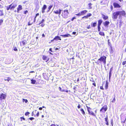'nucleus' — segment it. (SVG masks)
<instances>
[{
    "label": "nucleus",
    "mask_w": 126,
    "mask_h": 126,
    "mask_svg": "<svg viewBox=\"0 0 126 126\" xmlns=\"http://www.w3.org/2000/svg\"><path fill=\"white\" fill-rule=\"evenodd\" d=\"M106 57L105 56H101L98 59L97 61L95 62V63H96L97 64H98L99 63L101 64V63H102L105 64L106 63Z\"/></svg>",
    "instance_id": "nucleus-1"
},
{
    "label": "nucleus",
    "mask_w": 126,
    "mask_h": 126,
    "mask_svg": "<svg viewBox=\"0 0 126 126\" xmlns=\"http://www.w3.org/2000/svg\"><path fill=\"white\" fill-rule=\"evenodd\" d=\"M17 6V5L16 4H13V3H12L8 6L6 7V9L7 10H8L9 9L13 10Z\"/></svg>",
    "instance_id": "nucleus-2"
},
{
    "label": "nucleus",
    "mask_w": 126,
    "mask_h": 126,
    "mask_svg": "<svg viewBox=\"0 0 126 126\" xmlns=\"http://www.w3.org/2000/svg\"><path fill=\"white\" fill-rule=\"evenodd\" d=\"M104 84H105V89L106 90H107L108 89V88L109 83L108 81H104L103 82L102 85L100 87V89L102 90H103L104 89L103 88V85Z\"/></svg>",
    "instance_id": "nucleus-3"
},
{
    "label": "nucleus",
    "mask_w": 126,
    "mask_h": 126,
    "mask_svg": "<svg viewBox=\"0 0 126 126\" xmlns=\"http://www.w3.org/2000/svg\"><path fill=\"white\" fill-rule=\"evenodd\" d=\"M119 17H121L122 16L126 17V13L124 10H122L120 11H118Z\"/></svg>",
    "instance_id": "nucleus-4"
},
{
    "label": "nucleus",
    "mask_w": 126,
    "mask_h": 126,
    "mask_svg": "<svg viewBox=\"0 0 126 126\" xmlns=\"http://www.w3.org/2000/svg\"><path fill=\"white\" fill-rule=\"evenodd\" d=\"M28 26H30L32 25L35 21V20L34 21V19L33 20V18L32 17H29L28 19Z\"/></svg>",
    "instance_id": "nucleus-5"
},
{
    "label": "nucleus",
    "mask_w": 126,
    "mask_h": 126,
    "mask_svg": "<svg viewBox=\"0 0 126 126\" xmlns=\"http://www.w3.org/2000/svg\"><path fill=\"white\" fill-rule=\"evenodd\" d=\"M119 16L118 11L114 12L112 13V18L114 20L117 19L118 16Z\"/></svg>",
    "instance_id": "nucleus-6"
},
{
    "label": "nucleus",
    "mask_w": 126,
    "mask_h": 126,
    "mask_svg": "<svg viewBox=\"0 0 126 126\" xmlns=\"http://www.w3.org/2000/svg\"><path fill=\"white\" fill-rule=\"evenodd\" d=\"M6 97V94L1 93L0 94V101L1 102L2 100H5Z\"/></svg>",
    "instance_id": "nucleus-7"
},
{
    "label": "nucleus",
    "mask_w": 126,
    "mask_h": 126,
    "mask_svg": "<svg viewBox=\"0 0 126 126\" xmlns=\"http://www.w3.org/2000/svg\"><path fill=\"white\" fill-rule=\"evenodd\" d=\"M107 109V107L106 105H105L102 107L100 110V112H105Z\"/></svg>",
    "instance_id": "nucleus-8"
},
{
    "label": "nucleus",
    "mask_w": 126,
    "mask_h": 126,
    "mask_svg": "<svg viewBox=\"0 0 126 126\" xmlns=\"http://www.w3.org/2000/svg\"><path fill=\"white\" fill-rule=\"evenodd\" d=\"M42 60L46 62H47L49 60V58L48 57L45 55L42 56Z\"/></svg>",
    "instance_id": "nucleus-9"
},
{
    "label": "nucleus",
    "mask_w": 126,
    "mask_h": 126,
    "mask_svg": "<svg viewBox=\"0 0 126 126\" xmlns=\"http://www.w3.org/2000/svg\"><path fill=\"white\" fill-rule=\"evenodd\" d=\"M23 8L22 6L21 5H18V7L17 8V10H15L14 12H17V13H19L20 11Z\"/></svg>",
    "instance_id": "nucleus-10"
},
{
    "label": "nucleus",
    "mask_w": 126,
    "mask_h": 126,
    "mask_svg": "<svg viewBox=\"0 0 126 126\" xmlns=\"http://www.w3.org/2000/svg\"><path fill=\"white\" fill-rule=\"evenodd\" d=\"M45 21V20L44 19H42L38 24L39 25L41 24L39 26V27H43L45 25V24L44 23V22Z\"/></svg>",
    "instance_id": "nucleus-11"
},
{
    "label": "nucleus",
    "mask_w": 126,
    "mask_h": 126,
    "mask_svg": "<svg viewBox=\"0 0 126 126\" xmlns=\"http://www.w3.org/2000/svg\"><path fill=\"white\" fill-rule=\"evenodd\" d=\"M64 12V18H66L68 16V10H64L63 11Z\"/></svg>",
    "instance_id": "nucleus-12"
},
{
    "label": "nucleus",
    "mask_w": 126,
    "mask_h": 126,
    "mask_svg": "<svg viewBox=\"0 0 126 126\" xmlns=\"http://www.w3.org/2000/svg\"><path fill=\"white\" fill-rule=\"evenodd\" d=\"M102 18L104 20H107L108 18V16H106L102 13L101 14Z\"/></svg>",
    "instance_id": "nucleus-13"
},
{
    "label": "nucleus",
    "mask_w": 126,
    "mask_h": 126,
    "mask_svg": "<svg viewBox=\"0 0 126 126\" xmlns=\"http://www.w3.org/2000/svg\"><path fill=\"white\" fill-rule=\"evenodd\" d=\"M110 23L109 21H106L103 23V24L105 27H108Z\"/></svg>",
    "instance_id": "nucleus-14"
},
{
    "label": "nucleus",
    "mask_w": 126,
    "mask_h": 126,
    "mask_svg": "<svg viewBox=\"0 0 126 126\" xmlns=\"http://www.w3.org/2000/svg\"><path fill=\"white\" fill-rule=\"evenodd\" d=\"M61 10L60 9L57 10L55 11H54L53 12L55 14L60 15L61 14Z\"/></svg>",
    "instance_id": "nucleus-15"
},
{
    "label": "nucleus",
    "mask_w": 126,
    "mask_h": 126,
    "mask_svg": "<svg viewBox=\"0 0 126 126\" xmlns=\"http://www.w3.org/2000/svg\"><path fill=\"white\" fill-rule=\"evenodd\" d=\"M47 7L46 5H43V6L41 8L42 13H44L45 12V10L46 9Z\"/></svg>",
    "instance_id": "nucleus-16"
},
{
    "label": "nucleus",
    "mask_w": 126,
    "mask_h": 126,
    "mask_svg": "<svg viewBox=\"0 0 126 126\" xmlns=\"http://www.w3.org/2000/svg\"><path fill=\"white\" fill-rule=\"evenodd\" d=\"M113 4L114 8H120L121 7V6L117 3L114 2Z\"/></svg>",
    "instance_id": "nucleus-17"
},
{
    "label": "nucleus",
    "mask_w": 126,
    "mask_h": 126,
    "mask_svg": "<svg viewBox=\"0 0 126 126\" xmlns=\"http://www.w3.org/2000/svg\"><path fill=\"white\" fill-rule=\"evenodd\" d=\"M105 121L106 122V124L107 126L109 125V123L108 121V117L107 115L106 117L104 118Z\"/></svg>",
    "instance_id": "nucleus-18"
},
{
    "label": "nucleus",
    "mask_w": 126,
    "mask_h": 126,
    "mask_svg": "<svg viewBox=\"0 0 126 126\" xmlns=\"http://www.w3.org/2000/svg\"><path fill=\"white\" fill-rule=\"evenodd\" d=\"M113 67H112L110 69L109 74V79L110 80V79L111 76V72L113 70Z\"/></svg>",
    "instance_id": "nucleus-19"
},
{
    "label": "nucleus",
    "mask_w": 126,
    "mask_h": 126,
    "mask_svg": "<svg viewBox=\"0 0 126 126\" xmlns=\"http://www.w3.org/2000/svg\"><path fill=\"white\" fill-rule=\"evenodd\" d=\"M54 40H55L56 41L59 40H61V39L60 37L57 36H55V37L54 38Z\"/></svg>",
    "instance_id": "nucleus-20"
},
{
    "label": "nucleus",
    "mask_w": 126,
    "mask_h": 126,
    "mask_svg": "<svg viewBox=\"0 0 126 126\" xmlns=\"http://www.w3.org/2000/svg\"><path fill=\"white\" fill-rule=\"evenodd\" d=\"M97 25V22H92L91 23V26L92 27H95Z\"/></svg>",
    "instance_id": "nucleus-21"
},
{
    "label": "nucleus",
    "mask_w": 126,
    "mask_h": 126,
    "mask_svg": "<svg viewBox=\"0 0 126 126\" xmlns=\"http://www.w3.org/2000/svg\"><path fill=\"white\" fill-rule=\"evenodd\" d=\"M3 0H0V3L2 5L4 3V2L3 1ZM3 7L0 4V8H2Z\"/></svg>",
    "instance_id": "nucleus-22"
},
{
    "label": "nucleus",
    "mask_w": 126,
    "mask_h": 126,
    "mask_svg": "<svg viewBox=\"0 0 126 126\" xmlns=\"http://www.w3.org/2000/svg\"><path fill=\"white\" fill-rule=\"evenodd\" d=\"M88 113L89 114L91 115L94 116L96 117V115L95 114L93 111H91V110H90V111L89 112H88Z\"/></svg>",
    "instance_id": "nucleus-23"
},
{
    "label": "nucleus",
    "mask_w": 126,
    "mask_h": 126,
    "mask_svg": "<svg viewBox=\"0 0 126 126\" xmlns=\"http://www.w3.org/2000/svg\"><path fill=\"white\" fill-rule=\"evenodd\" d=\"M87 12V11L86 10H84L81 11L80 13L81 16H82L84 15Z\"/></svg>",
    "instance_id": "nucleus-24"
},
{
    "label": "nucleus",
    "mask_w": 126,
    "mask_h": 126,
    "mask_svg": "<svg viewBox=\"0 0 126 126\" xmlns=\"http://www.w3.org/2000/svg\"><path fill=\"white\" fill-rule=\"evenodd\" d=\"M102 22V20L101 19H100L98 20V23L97 25L101 26Z\"/></svg>",
    "instance_id": "nucleus-25"
},
{
    "label": "nucleus",
    "mask_w": 126,
    "mask_h": 126,
    "mask_svg": "<svg viewBox=\"0 0 126 126\" xmlns=\"http://www.w3.org/2000/svg\"><path fill=\"white\" fill-rule=\"evenodd\" d=\"M53 7V5H50L48 7V10L47 12V13L48 12H49L51 9V8L52 7Z\"/></svg>",
    "instance_id": "nucleus-26"
},
{
    "label": "nucleus",
    "mask_w": 126,
    "mask_h": 126,
    "mask_svg": "<svg viewBox=\"0 0 126 126\" xmlns=\"http://www.w3.org/2000/svg\"><path fill=\"white\" fill-rule=\"evenodd\" d=\"M36 82V80L33 79L31 80V83L32 84H35Z\"/></svg>",
    "instance_id": "nucleus-27"
},
{
    "label": "nucleus",
    "mask_w": 126,
    "mask_h": 126,
    "mask_svg": "<svg viewBox=\"0 0 126 126\" xmlns=\"http://www.w3.org/2000/svg\"><path fill=\"white\" fill-rule=\"evenodd\" d=\"M4 14L3 10H0V16H4Z\"/></svg>",
    "instance_id": "nucleus-28"
},
{
    "label": "nucleus",
    "mask_w": 126,
    "mask_h": 126,
    "mask_svg": "<svg viewBox=\"0 0 126 126\" xmlns=\"http://www.w3.org/2000/svg\"><path fill=\"white\" fill-rule=\"evenodd\" d=\"M26 41L25 40L22 41V42H20V45H21L23 46L26 44Z\"/></svg>",
    "instance_id": "nucleus-29"
},
{
    "label": "nucleus",
    "mask_w": 126,
    "mask_h": 126,
    "mask_svg": "<svg viewBox=\"0 0 126 126\" xmlns=\"http://www.w3.org/2000/svg\"><path fill=\"white\" fill-rule=\"evenodd\" d=\"M80 111H81V113L83 114L84 115L85 114V112L82 108H81L80 109Z\"/></svg>",
    "instance_id": "nucleus-30"
},
{
    "label": "nucleus",
    "mask_w": 126,
    "mask_h": 126,
    "mask_svg": "<svg viewBox=\"0 0 126 126\" xmlns=\"http://www.w3.org/2000/svg\"><path fill=\"white\" fill-rule=\"evenodd\" d=\"M43 77L44 78L46 79H48V78L47 77V76L46 74H43Z\"/></svg>",
    "instance_id": "nucleus-31"
},
{
    "label": "nucleus",
    "mask_w": 126,
    "mask_h": 126,
    "mask_svg": "<svg viewBox=\"0 0 126 126\" xmlns=\"http://www.w3.org/2000/svg\"><path fill=\"white\" fill-rule=\"evenodd\" d=\"M99 34L101 36H104L105 34L104 32H99Z\"/></svg>",
    "instance_id": "nucleus-32"
},
{
    "label": "nucleus",
    "mask_w": 126,
    "mask_h": 126,
    "mask_svg": "<svg viewBox=\"0 0 126 126\" xmlns=\"http://www.w3.org/2000/svg\"><path fill=\"white\" fill-rule=\"evenodd\" d=\"M92 4H91V3H90L88 4V6L89 7V9H92Z\"/></svg>",
    "instance_id": "nucleus-33"
},
{
    "label": "nucleus",
    "mask_w": 126,
    "mask_h": 126,
    "mask_svg": "<svg viewBox=\"0 0 126 126\" xmlns=\"http://www.w3.org/2000/svg\"><path fill=\"white\" fill-rule=\"evenodd\" d=\"M119 23V27H121L123 24V22L121 20H120Z\"/></svg>",
    "instance_id": "nucleus-34"
},
{
    "label": "nucleus",
    "mask_w": 126,
    "mask_h": 126,
    "mask_svg": "<svg viewBox=\"0 0 126 126\" xmlns=\"http://www.w3.org/2000/svg\"><path fill=\"white\" fill-rule=\"evenodd\" d=\"M71 36V35L70 34H68L63 35V37H67Z\"/></svg>",
    "instance_id": "nucleus-35"
},
{
    "label": "nucleus",
    "mask_w": 126,
    "mask_h": 126,
    "mask_svg": "<svg viewBox=\"0 0 126 126\" xmlns=\"http://www.w3.org/2000/svg\"><path fill=\"white\" fill-rule=\"evenodd\" d=\"M86 107L87 108V111L88 112H89V111H90V110H91V109L89 107H88L86 105Z\"/></svg>",
    "instance_id": "nucleus-36"
},
{
    "label": "nucleus",
    "mask_w": 126,
    "mask_h": 126,
    "mask_svg": "<svg viewBox=\"0 0 126 126\" xmlns=\"http://www.w3.org/2000/svg\"><path fill=\"white\" fill-rule=\"evenodd\" d=\"M97 28L98 31L100 32L101 29L100 26L97 25Z\"/></svg>",
    "instance_id": "nucleus-37"
},
{
    "label": "nucleus",
    "mask_w": 126,
    "mask_h": 126,
    "mask_svg": "<svg viewBox=\"0 0 126 126\" xmlns=\"http://www.w3.org/2000/svg\"><path fill=\"white\" fill-rule=\"evenodd\" d=\"M39 15V13H37L36 14L34 18V21H35V20H36V17H37V16H38Z\"/></svg>",
    "instance_id": "nucleus-38"
},
{
    "label": "nucleus",
    "mask_w": 126,
    "mask_h": 126,
    "mask_svg": "<svg viewBox=\"0 0 126 126\" xmlns=\"http://www.w3.org/2000/svg\"><path fill=\"white\" fill-rule=\"evenodd\" d=\"M23 102H24L26 103H27L28 102V101L27 99H23Z\"/></svg>",
    "instance_id": "nucleus-39"
},
{
    "label": "nucleus",
    "mask_w": 126,
    "mask_h": 126,
    "mask_svg": "<svg viewBox=\"0 0 126 126\" xmlns=\"http://www.w3.org/2000/svg\"><path fill=\"white\" fill-rule=\"evenodd\" d=\"M20 119H21V121H22V119L23 120H25V119L23 116L20 117Z\"/></svg>",
    "instance_id": "nucleus-40"
},
{
    "label": "nucleus",
    "mask_w": 126,
    "mask_h": 126,
    "mask_svg": "<svg viewBox=\"0 0 126 126\" xmlns=\"http://www.w3.org/2000/svg\"><path fill=\"white\" fill-rule=\"evenodd\" d=\"M125 64H126L125 66L126 67V61H123L122 63V64L124 65H125Z\"/></svg>",
    "instance_id": "nucleus-41"
},
{
    "label": "nucleus",
    "mask_w": 126,
    "mask_h": 126,
    "mask_svg": "<svg viewBox=\"0 0 126 126\" xmlns=\"http://www.w3.org/2000/svg\"><path fill=\"white\" fill-rule=\"evenodd\" d=\"M30 114V113L29 112H25V115L26 116H27L28 115H29Z\"/></svg>",
    "instance_id": "nucleus-42"
},
{
    "label": "nucleus",
    "mask_w": 126,
    "mask_h": 126,
    "mask_svg": "<svg viewBox=\"0 0 126 126\" xmlns=\"http://www.w3.org/2000/svg\"><path fill=\"white\" fill-rule=\"evenodd\" d=\"M115 97H114L113 100H112V101H111V102H112V103H114L115 102Z\"/></svg>",
    "instance_id": "nucleus-43"
},
{
    "label": "nucleus",
    "mask_w": 126,
    "mask_h": 126,
    "mask_svg": "<svg viewBox=\"0 0 126 126\" xmlns=\"http://www.w3.org/2000/svg\"><path fill=\"white\" fill-rule=\"evenodd\" d=\"M75 15L78 16H81V14L80 12H79L77 14H76Z\"/></svg>",
    "instance_id": "nucleus-44"
},
{
    "label": "nucleus",
    "mask_w": 126,
    "mask_h": 126,
    "mask_svg": "<svg viewBox=\"0 0 126 126\" xmlns=\"http://www.w3.org/2000/svg\"><path fill=\"white\" fill-rule=\"evenodd\" d=\"M10 78L9 77H8L6 79H5L4 80H7L8 81H9L10 80Z\"/></svg>",
    "instance_id": "nucleus-45"
},
{
    "label": "nucleus",
    "mask_w": 126,
    "mask_h": 126,
    "mask_svg": "<svg viewBox=\"0 0 126 126\" xmlns=\"http://www.w3.org/2000/svg\"><path fill=\"white\" fill-rule=\"evenodd\" d=\"M3 21V19H0V25L1 24Z\"/></svg>",
    "instance_id": "nucleus-46"
},
{
    "label": "nucleus",
    "mask_w": 126,
    "mask_h": 126,
    "mask_svg": "<svg viewBox=\"0 0 126 126\" xmlns=\"http://www.w3.org/2000/svg\"><path fill=\"white\" fill-rule=\"evenodd\" d=\"M108 42L109 45L110 46H111V44L110 42V40L109 39L108 40Z\"/></svg>",
    "instance_id": "nucleus-47"
},
{
    "label": "nucleus",
    "mask_w": 126,
    "mask_h": 126,
    "mask_svg": "<svg viewBox=\"0 0 126 126\" xmlns=\"http://www.w3.org/2000/svg\"><path fill=\"white\" fill-rule=\"evenodd\" d=\"M30 119V120L32 121L34 119V118L33 117H31L29 118L28 119Z\"/></svg>",
    "instance_id": "nucleus-48"
},
{
    "label": "nucleus",
    "mask_w": 126,
    "mask_h": 126,
    "mask_svg": "<svg viewBox=\"0 0 126 126\" xmlns=\"http://www.w3.org/2000/svg\"><path fill=\"white\" fill-rule=\"evenodd\" d=\"M92 15V14H91V13H88L87 15L88 17H89V16H91Z\"/></svg>",
    "instance_id": "nucleus-49"
},
{
    "label": "nucleus",
    "mask_w": 126,
    "mask_h": 126,
    "mask_svg": "<svg viewBox=\"0 0 126 126\" xmlns=\"http://www.w3.org/2000/svg\"><path fill=\"white\" fill-rule=\"evenodd\" d=\"M15 51H17V48L16 47H14V48L13 49Z\"/></svg>",
    "instance_id": "nucleus-50"
},
{
    "label": "nucleus",
    "mask_w": 126,
    "mask_h": 126,
    "mask_svg": "<svg viewBox=\"0 0 126 126\" xmlns=\"http://www.w3.org/2000/svg\"><path fill=\"white\" fill-rule=\"evenodd\" d=\"M91 28V26H90V25H89L87 27V29H90V28Z\"/></svg>",
    "instance_id": "nucleus-51"
},
{
    "label": "nucleus",
    "mask_w": 126,
    "mask_h": 126,
    "mask_svg": "<svg viewBox=\"0 0 126 126\" xmlns=\"http://www.w3.org/2000/svg\"><path fill=\"white\" fill-rule=\"evenodd\" d=\"M28 13V11L27 10L25 11L24 12V13L25 14H26Z\"/></svg>",
    "instance_id": "nucleus-52"
},
{
    "label": "nucleus",
    "mask_w": 126,
    "mask_h": 126,
    "mask_svg": "<svg viewBox=\"0 0 126 126\" xmlns=\"http://www.w3.org/2000/svg\"><path fill=\"white\" fill-rule=\"evenodd\" d=\"M39 114V112L38 111L37 112V113L36 114V115L37 117H38Z\"/></svg>",
    "instance_id": "nucleus-53"
},
{
    "label": "nucleus",
    "mask_w": 126,
    "mask_h": 126,
    "mask_svg": "<svg viewBox=\"0 0 126 126\" xmlns=\"http://www.w3.org/2000/svg\"><path fill=\"white\" fill-rule=\"evenodd\" d=\"M81 106L79 104L77 107L78 109H79L80 108Z\"/></svg>",
    "instance_id": "nucleus-54"
},
{
    "label": "nucleus",
    "mask_w": 126,
    "mask_h": 126,
    "mask_svg": "<svg viewBox=\"0 0 126 126\" xmlns=\"http://www.w3.org/2000/svg\"><path fill=\"white\" fill-rule=\"evenodd\" d=\"M76 18V17H73L71 19V21H73L74 19Z\"/></svg>",
    "instance_id": "nucleus-55"
},
{
    "label": "nucleus",
    "mask_w": 126,
    "mask_h": 126,
    "mask_svg": "<svg viewBox=\"0 0 126 126\" xmlns=\"http://www.w3.org/2000/svg\"><path fill=\"white\" fill-rule=\"evenodd\" d=\"M94 86V87L96 86V84L95 82H94L92 84Z\"/></svg>",
    "instance_id": "nucleus-56"
},
{
    "label": "nucleus",
    "mask_w": 126,
    "mask_h": 126,
    "mask_svg": "<svg viewBox=\"0 0 126 126\" xmlns=\"http://www.w3.org/2000/svg\"><path fill=\"white\" fill-rule=\"evenodd\" d=\"M110 8L111 11L113 10V6L112 5H111L110 6Z\"/></svg>",
    "instance_id": "nucleus-57"
},
{
    "label": "nucleus",
    "mask_w": 126,
    "mask_h": 126,
    "mask_svg": "<svg viewBox=\"0 0 126 126\" xmlns=\"http://www.w3.org/2000/svg\"><path fill=\"white\" fill-rule=\"evenodd\" d=\"M85 18H88V17H87V15H86V16H83V17L82 18H85Z\"/></svg>",
    "instance_id": "nucleus-58"
},
{
    "label": "nucleus",
    "mask_w": 126,
    "mask_h": 126,
    "mask_svg": "<svg viewBox=\"0 0 126 126\" xmlns=\"http://www.w3.org/2000/svg\"><path fill=\"white\" fill-rule=\"evenodd\" d=\"M35 72L34 71H31L29 72V73H34Z\"/></svg>",
    "instance_id": "nucleus-59"
},
{
    "label": "nucleus",
    "mask_w": 126,
    "mask_h": 126,
    "mask_svg": "<svg viewBox=\"0 0 126 126\" xmlns=\"http://www.w3.org/2000/svg\"><path fill=\"white\" fill-rule=\"evenodd\" d=\"M39 110H42V108L41 107H39Z\"/></svg>",
    "instance_id": "nucleus-60"
},
{
    "label": "nucleus",
    "mask_w": 126,
    "mask_h": 126,
    "mask_svg": "<svg viewBox=\"0 0 126 126\" xmlns=\"http://www.w3.org/2000/svg\"><path fill=\"white\" fill-rule=\"evenodd\" d=\"M27 2V1H24L23 2V4H25L26 2Z\"/></svg>",
    "instance_id": "nucleus-61"
},
{
    "label": "nucleus",
    "mask_w": 126,
    "mask_h": 126,
    "mask_svg": "<svg viewBox=\"0 0 126 126\" xmlns=\"http://www.w3.org/2000/svg\"><path fill=\"white\" fill-rule=\"evenodd\" d=\"M72 33L73 34H75L76 33V32H73Z\"/></svg>",
    "instance_id": "nucleus-62"
},
{
    "label": "nucleus",
    "mask_w": 126,
    "mask_h": 126,
    "mask_svg": "<svg viewBox=\"0 0 126 126\" xmlns=\"http://www.w3.org/2000/svg\"><path fill=\"white\" fill-rule=\"evenodd\" d=\"M50 126H56V125L54 124H51Z\"/></svg>",
    "instance_id": "nucleus-63"
},
{
    "label": "nucleus",
    "mask_w": 126,
    "mask_h": 126,
    "mask_svg": "<svg viewBox=\"0 0 126 126\" xmlns=\"http://www.w3.org/2000/svg\"><path fill=\"white\" fill-rule=\"evenodd\" d=\"M42 36L43 37H45V35L44 33L42 34Z\"/></svg>",
    "instance_id": "nucleus-64"
}]
</instances>
